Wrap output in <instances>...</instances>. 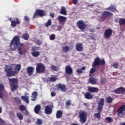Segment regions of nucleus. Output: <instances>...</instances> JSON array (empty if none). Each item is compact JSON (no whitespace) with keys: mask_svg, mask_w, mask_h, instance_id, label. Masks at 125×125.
<instances>
[{"mask_svg":"<svg viewBox=\"0 0 125 125\" xmlns=\"http://www.w3.org/2000/svg\"><path fill=\"white\" fill-rule=\"evenodd\" d=\"M15 102L18 103V104H21V100L19 98L15 97L14 99Z\"/></svg>","mask_w":125,"mask_h":125,"instance_id":"nucleus-41","label":"nucleus"},{"mask_svg":"<svg viewBox=\"0 0 125 125\" xmlns=\"http://www.w3.org/2000/svg\"><path fill=\"white\" fill-rule=\"evenodd\" d=\"M23 45L24 44L20 43V38L17 36H15L10 43V47L12 51L16 50L17 47L18 50H22Z\"/></svg>","mask_w":125,"mask_h":125,"instance_id":"nucleus-2","label":"nucleus"},{"mask_svg":"<svg viewBox=\"0 0 125 125\" xmlns=\"http://www.w3.org/2000/svg\"><path fill=\"white\" fill-rule=\"evenodd\" d=\"M10 86H12V91L14 92L16 89L18 87V82L16 78H8Z\"/></svg>","mask_w":125,"mask_h":125,"instance_id":"nucleus-4","label":"nucleus"},{"mask_svg":"<svg viewBox=\"0 0 125 125\" xmlns=\"http://www.w3.org/2000/svg\"><path fill=\"white\" fill-rule=\"evenodd\" d=\"M89 38L91 39V40H94V37H93V36L91 35V36H89Z\"/></svg>","mask_w":125,"mask_h":125,"instance_id":"nucleus-59","label":"nucleus"},{"mask_svg":"<svg viewBox=\"0 0 125 125\" xmlns=\"http://www.w3.org/2000/svg\"><path fill=\"white\" fill-rule=\"evenodd\" d=\"M0 125H4V122L1 118H0Z\"/></svg>","mask_w":125,"mask_h":125,"instance_id":"nucleus-51","label":"nucleus"},{"mask_svg":"<svg viewBox=\"0 0 125 125\" xmlns=\"http://www.w3.org/2000/svg\"><path fill=\"white\" fill-rule=\"evenodd\" d=\"M24 19L26 22H30V19L28 16H24Z\"/></svg>","mask_w":125,"mask_h":125,"instance_id":"nucleus-48","label":"nucleus"},{"mask_svg":"<svg viewBox=\"0 0 125 125\" xmlns=\"http://www.w3.org/2000/svg\"><path fill=\"white\" fill-rule=\"evenodd\" d=\"M62 115H63V112H62V110H58L56 113L57 119H60V118H62Z\"/></svg>","mask_w":125,"mask_h":125,"instance_id":"nucleus-29","label":"nucleus"},{"mask_svg":"<svg viewBox=\"0 0 125 125\" xmlns=\"http://www.w3.org/2000/svg\"><path fill=\"white\" fill-rule=\"evenodd\" d=\"M84 98L85 99L90 100L93 98V95L89 92H86L84 94Z\"/></svg>","mask_w":125,"mask_h":125,"instance_id":"nucleus-24","label":"nucleus"},{"mask_svg":"<svg viewBox=\"0 0 125 125\" xmlns=\"http://www.w3.org/2000/svg\"><path fill=\"white\" fill-rule=\"evenodd\" d=\"M35 71V67L32 66H28L26 68V72L28 76H32L34 74Z\"/></svg>","mask_w":125,"mask_h":125,"instance_id":"nucleus-17","label":"nucleus"},{"mask_svg":"<svg viewBox=\"0 0 125 125\" xmlns=\"http://www.w3.org/2000/svg\"><path fill=\"white\" fill-rule=\"evenodd\" d=\"M112 34H113V30H112V29H106L104 31V37L105 40H109L112 36Z\"/></svg>","mask_w":125,"mask_h":125,"instance_id":"nucleus-11","label":"nucleus"},{"mask_svg":"<svg viewBox=\"0 0 125 125\" xmlns=\"http://www.w3.org/2000/svg\"><path fill=\"white\" fill-rule=\"evenodd\" d=\"M51 95L52 97H54V96H55V95H56L55 93L54 92H51Z\"/></svg>","mask_w":125,"mask_h":125,"instance_id":"nucleus-58","label":"nucleus"},{"mask_svg":"<svg viewBox=\"0 0 125 125\" xmlns=\"http://www.w3.org/2000/svg\"><path fill=\"white\" fill-rule=\"evenodd\" d=\"M50 41H54V40H55V35L52 34L50 36Z\"/></svg>","mask_w":125,"mask_h":125,"instance_id":"nucleus-46","label":"nucleus"},{"mask_svg":"<svg viewBox=\"0 0 125 125\" xmlns=\"http://www.w3.org/2000/svg\"><path fill=\"white\" fill-rule=\"evenodd\" d=\"M89 83L91 84H96V80L94 77H90L89 79Z\"/></svg>","mask_w":125,"mask_h":125,"instance_id":"nucleus-30","label":"nucleus"},{"mask_svg":"<svg viewBox=\"0 0 125 125\" xmlns=\"http://www.w3.org/2000/svg\"><path fill=\"white\" fill-rule=\"evenodd\" d=\"M121 125H125V123H121Z\"/></svg>","mask_w":125,"mask_h":125,"instance_id":"nucleus-64","label":"nucleus"},{"mask_svg":"<svg viewBox=\"0 0 125 125\" xmlns=\"http://www.w3.org/2000/svg\"><path fill=\"white\" fill-rule=\"evenodd\" d=\"M20 110L21 112H23V111H26L27 110V107H26L25 105L21 104L20 105Z\"/></svg>","mask_w":125,"mask_h":125,"instance_id":"nucleus-40","label":"nucleus"},{"mask_svg":"<svg viewBox=\"0 0 125 125\" xmlns=\"http://www.w3.org/2000/svg\"><path fill=\"white\" fill-rule=\"evenodd\" d=\"M115 93H117V94H123V93H125V88L123 87H120L114 90Z\"/></svg>","mask_w":125,"mask_h":125,"instance_id":"nucleus-16","label":"nucleus"},{"mask_svg":"<svg viewBox=\"0 0 125 125\" xmlns=\"http://www.w3.org/2000/svg\"><path fill=\"white\" fill-rule=\"evenodd\" d=\"M39 16L40 17H43V16H46V12L42 9H37L35 11L33 18L35 19Z\"/></svg>","mask_w":125,"mask_h":125,"instance_id":"nucleus-6","label":"nucleus"},{"mask_svg":"<svg viewBox=\"0 0 125 125\" xmlns=\"http://www.w3.org/2000/svg\"><path fill=\"white\" fill-rule=\"evenodd\" d=\"M119 25L122 26V25H125V19L124 18H120L119 19Z\"/></svg>","mask_w":125,"mask_h":125,"instance_id":"nucleus-35","label":"nucleus"},{"mask_svg":"<svg viewBox=\"0 0 125 125\" xmlns=\"http://www.w3.org/2000/svg\"><path fill=\"white\" fill-rule=\"evenodd\" d=\"M105 10H108V11H111V12H115L116 11L118 12V10H117L116 7L113 5L110 6L107 8H106Z\"/></svg>","mask_w":125,"mask_h":125,"instance_id":"nucleus-23","label":"nucleus"},{"mask_svg":"<svg viewBox=\"0 0 125 125\" xmlns=\"http://www.w3.org/2000/svg\"><path fill=\"white\" fill-rule=\"evenodd\" d=\"M115 21L117 23H118V22H119V21H118V20L116 19L115 20Z\"/></svg>","mask_w":125,"mask_h":125,"instance_id":"nucleus-63","label":"nucleus"},{"mask_svg":"<svg viewBox=\"0 0 125 125\" xmlns=\"http://www.w3.org/2000/svg\"><path fill=\"white\" fill-rule=\"evenodd\" d=\"M79 118L81 124H83L87 121V113L83 110H81L79 113Z\"/></svg>","mask_w":125,"mask_h":125,"instance_id":"nucleus-3","label":"nucleus"},{"mask_svg":"<svg viewBox=\"0 0 125 125\" xmlns=\"http://www.w3.org/2000/svg\"><path fill=\"white\" fill-rule=\"evenodd\" d=\"M38 50H40L39 47L36 46L32 47L31 53L33 57H39V55H41V53L38 51Z\"/></svg>","mask_w":125,"mask_h":125,"instance_id":"nucleus-7","label":"nucleus"},{"mask_svg":"<svg viewBox=\"0 0 125 125\" xmlns=\"http://www.w3.org/2000/svg\"><path fill=\"white\" fill-rule=\"evenodd\" d=\"M105 123H108V124H110L111 122H113V120L112 119V117H106L104 119Z\"/></svg>","mask_w":125,"mask_h":125,"instance_id":"nucleus-39","label":"nucleus"},{"mask_svg":"<svg viewBox=\"0 0 125 125\" xmlns=\"http://www.w3.org/2000/svg\"><path fill=\"white\" fill-rule=\"evenodd\" d=\"M44 112L46 115H50L52 113V108L49 107V106L46 105L45 107Z\"/></svg>","mask_w":125,"mask_h":125,"instance_id":"nucleus-20","label":"nucleus"},{"mask_svg":"<svg viewBox=\"0 0 125 125\" xmlns=\"http://www.w3.org/2000/svg\"><path fill=\"white\" fill-rule=\"evenodd\" d=\"M21 99H22V100L24 101V102H25V103H26V104H29V103L30 102V101H29V98H28V97H26L24 96H21Z\"/></svg>","mask_w":125,"mask_h":125,"instance_id":"nucleus-32","label":"nucleus"},{"mask_svg":"<svg viewBox=\"0 0 125 125\" xmlns=\"http://www.w3.org/2000/svg\"><path fill=\"white\" fill-rule=\"evenodd\" d=\"M95 71H96V68H95V67H93V68H92L90 70V74L92 75V74H93Z\"/></svg>","mask_w":125,"mask_h":125,"instance_id":"nucleus-42","label":"nucleus"},{"mask_svg":"<svg viewBox=\"0 0 125 125\" xmlns=\"http://www.w3.org/2000/svg\"><path fill=\"white\" fill-rule=\"evenodd\" d=\"M99 89L95 87H88V91L91 93L98 92Z\"/></svg>","mask_w":125,"mask_h":125,"instance_id":"nucleus-19","label":"nucleus"},{"mask_svg":"<svg viewBox=\"0 0 125 125\" xmlns=\"http://www.w3.org/2000/svg\"><path fill=\"white\" fill-rule=\"evenodd\" d=\"M77 73L78 74H82V73H83V70H82V69L79 68L78 69H77Z\"/></svg>","mask_w":125,"mask_h":125,"instance_id":"nucleus-50","label":"nucleus"},{"mask_svg":"<svg viewBox=\"0 0 125 125\" xmlns=\"http://www.w3.org/2000/svg\"><path fill=\"white\" fill-rule=\"evenodd\" d=\"M56 87L58 90H61L62 92H66V85L62 84L61 83H59L56 85Z\"/></svg>","mask_w":125,"mask_h":125,"instance_id":"nucleus-13","label":"nucleus"},{"mask_svg":"<svg viewBox=\"0 0 125 125\" xmlns=\"http://www.w3.org/2000/svg\"><path fill=\"white\" fill-rule=\"evenodd\" d=\"M43 123V121H42V119H38L36 122V124L37 125H42Z\"/></svg>","mask_w":125,"mask_h":125,"instance_id":"nucleus-36","label":"nucleus"},{"mask_svg":"<svg viewBox=\"0 0 125 125\" xmlns=\"http://www.w3.org/2000/svg\"><path fill=\"white\" fill-rule=\"evenodd\" d=\"M98 113H95L94 114V117H95V118H97L98 120H99V119H100V118L101 117V114H100V113L102 112V110L98 109Z\"/></svg>","mask_w":125,"mask_h":125,"instance_id":"nucleus-28","label":"nucleus"},{"mask_svg":"<svg viewBox=\"0 0 125 125\" xmlns=\"http://www.w3.org/2000/svg\"><path fill=\"white\" fill-rule=\"evenodd\" d=\"M72 2L73 4H75V5L78 4V0H72Z\"/></svg>","mask_w":125,"mask_h":125,"instance_id":"nucleus-52","label":"nucleus"},{"mask_svg":"<svg viewBox=\"0 0 125 125\" xmlns=\"http://www.w3.org/2000/svg\"><path fill=\"white\" fill-rule=\"evenodd\" d=\"M21 70V64H17L14 68V71H13V67L11 65H5L4 67V71L6 73V76L8 78H10L15 76L16 74H18Z\"/></svg>","mask_w":125,"mask_h":125,"instance_id":"nucleus-1","label":"nucleus"},{"mask_svg":"<svg viewBox=\"0 0 125 125\" xmlns=\"http://www.w3.org/2000/svg\"><path fill=\"white\" fill-rule=\"evenodd\" d=\"M62 27H63V26H62H62H59L58 28V30H59L60 31H61V29H62Z\"/></svg>","mask_w":125,"mask_h":125,"instance_id":"nucleus-62","label":"nucleus"},{"mask_svg":"<svg viewBox=\"0 0 125 125\" xmlns=\"http://www.w3.org/2000/svg\"><path fill=\"white\" fill-rule=\"evenodd\" d=\"M71 105H72V100H68L65 102V108H68Z\"/></svg>","mask_w":125,"mask_h":125,"instance_id":"nucleus-33","label":"nucleus"},{"mask_svg":"<svg viewBox=\"0 0 125 125\" xmlns=\"http://www.w3.org/2000/svg\"><path fill=\"white\" fill-rule=\"evenodd\" d=\"M9 20L11 22V25L13 28H14V27H16L17 25H19L20 23H21V21L19 20V19L17 18L15 20L11 21V19H9Z\"/></svg>","mask_w":125,"mask_h":125,"instance_id":"nucleus-15","label":"nucleus"},{"mask_svg":"<svg viewBox=\"0 0 125 125\" xmlns=\"http://www.w3.org/2000/svg\"><path fill=\"white\" fill-rule=\"evenodd\" d=\"M42 109V106L40 104H37L34 108V112L36 114H39Z\"/></svg>","mask_w":125,"mask_h":125,"instance_id":"nucleus-25","label":"nucleus"},{"mask_svg":"<svg viewBox=\"0 0 125 125\" xmlns=\"http://www.w3.org/2000/svg\"><path fill=\"white\" fill-rule=\"evenodd\" d=\"M125 112V104L123 105L120 106L117 110L118 115H121L123 114V112Z\"/></svg>","mask_w":125,"mask_h":125,"instance_id":"nucleus-22","label":"nucleus"},{"mask_svg":"<svg viewBox=\"0 0 125 125\" xmlns=\"http://www.w3.org/2000/svg\"><path fill=\"white\" fill-rule=\"evenodd\" d=\"M19 53L20 55H23V51L22 50H19Z\"/></svg>","mask_w":125,"mask_h":125,"instance_id":"nucleus-55","label":"nucleus"},{"mask_svg":"<svg viewBox=\"0 0 125 125\" xmlns=\"http://www.w3.org/2000/svg\"><path fill=\"white\" fill-rule=\"evenodd\" d=\"M65 73L67 75H72L73 74V69L70 66L68 65L65 67Z\"/></svg>","mask_w":125,"mask_h":125,"instance_id":"nucleus-21","label":"nucleus"},{"mask_svg":"<svg viewBox=\"0 0 125 125\" xmlns=\"http://www.w3.org/2000/svg\"><path fill=\"white\" fill-rule=\"evenodd\" d=\"M17 118H18V119H19V120H20L21 121H22V120H23V115H22V114L21 113V112L17 113Z\"/></svg>","mask_w":125,"mask_h":125,"instance_id":"nucleus-38","label":"nucleus"},{"mask_svg":"<svg viewBox=\"0 0 125 125\" xmlns=\"http://www.w3.org/2000/svg\"><path fill=\"white\" fill-rule=\"evenodd\" d=\"M105 100L104 98L100 99L98 103V109L103 110V106H104V103Z\"/></svg>","mask_w":125,"mask_h":125,"instance_id":"nucleus-14","label":"nucleus"},{"mask_svg":"<svg viewBox=\"0 0 125 125\" xmlns=\"http://www.w3.org/2000/svg\"><path fill=\"white\" fill-rule=\"evenodd\" d=\"M57 19L59 20V24L62 25V27H63L65 24L66 20H67V18L60 15L57 17Z\"/></svg>","mask_w":125,"mask_h":125,"instance_id":"nucleus-12","label":"nucleus"},{"mask_svg":"<svg viewBox=\"0 0 125 125\" xmlns=\"http://www.w3.org/2000/svg\"><path fill=\"white\" fill-rule=\"evenodd\" d=\"M113 14L112 13H111L108 11H104L102 13V16H101V19L103 21H105V19L109 18L113 16Z\"/></svg>","mask_w":125,"mask_h":125,"instance_id":"nucleus-10","label":"nucleus"},{"mask_svg":"<svg viewBox=\"0 0 125 125\" xmlns=\"http://www.w3.org/2000/svg\"><path fill=\"white\" fill-rule=\"evenodd\" d=\"M60 13V14H62L63 15H67V11H66V9H65V7H62Z\"/></svg>","mask_w":125,"mask_h":125,"instance_id":"nucleus-31","label":"nucleus"},{"mask_svg":"<svg viewBox=\"0 0 125 125\" xmlns=\"http://www.w3.org/2000/svg\"><path fill=\"white\" fill-rule=\"evenodd\" d=\"M84 106H85V107H88V104L86 103H84L83 104Z\"/></svg>","mask_w":125,"mask_h":125,"instance_id":"nucleus-60","label":"nucleus"},{"mask_svg":"<svg viewBox=\"0 0 125 125\" xmlns=\"http://www.w3.org/2000/svg\"><path fill=\"white\" fill-rule=\"evenodd\" d=\"M3 89H4V85L2 83H0V92L3 91Z\"/></svg>","mask_w":125,"mask_h":125,"instance_id":"nucleus-43","label":"nucleus"},{"mask_svg":"<svg viewBox=\"0 0 125 125\" xmlns=\"http://www.w3.org/2000/svg\"><path fill=\"white\" fill-rule=\"evenodd\" d=\"M113 67H114L115 69H118L119 68V63H116L113 64Z\"/></svg>","mask_w":125,"mask_h":125,"instance_id":"nucleus-49","label":"nucleus"},{"mask_svg":"<svg viewBox=\"0 0 125 125\" xmlns=\"http://www.w3.org/2000/svg\"><path fill=\"white\" fill-rule=\"evenodd\" d=\"M89 31L91 33H93L95 32V29H94V28H92V29H89Z\"/></svg>","mask_w":125,"mask_h":125,"instance_id":"nucleus-56","label":"nucleus"},{"mask_svg":"<svg viewBox=\"0 0 125 125\" xmlns=\"http://www.w3.org/2000/svg\"><path fill=\"white\" fill-rule=\"evenodd\" d=\"M0 98L2 99L3 98V95H2V92H0Z\"/></svg>","mask_w":125,"mask_h":125,"instance_id":"nucleus-54","label":"nucleus"},{"mask_svg":"<svg viewBox=\"0 0 125 125\" xmlns=\"http://www.w3.org/2000/svg\"><path fill=\"white\" fill-rule=\"evenodd\" d=\"M32 99H31V101H36L37 97H38V92L35 91L32 93Z\"/></svg>","mask_w":125,"mask_h":125,"instance_id":"nucleus-26","label":"nucleus"},{"mask_svg":"<svg viewBox=\"0 0 125 125\" xmlns=\"http://www.w3.org/2000/svg\"><path fill=\"white\" fill-rule=\"evenodd\" d=\"M45 72V66L42 63H38L36 66V73L41 74Z\"/></svg>","mask_w":125,"mask_h":125,"instance_id":"nucleus-9","label":"nucleus"},{"mask_svg":"<svg viewBox=\"0 0 125 125\" xmlns=\"http://www.w3.org/2000/svg\"><path fill=\"white\" fill-rule=\"evenodd\" d=\"M36 43L37 44H39L40 45V44H42V42L40 40H37L36 42Z\"/></svg>","mask_w":125,"mask_h":125,"instance_id":"nucleus-53","label":"nucleus"},{"mask_svg":"<svg viewBox=\"0 0 125 125\" xmlns=\"http://www.w3.org/2000/svg\"><path fill=\"white\" fill-rule=\"evenodd\" d=\"M102 65H105V60L104 59L101 60L100 58L97 57L93 62L92 66V67H97Z\"/></svg>","mask_w":125,"mask_h":125,"instance_id":"nucleus-5","label":"nucleus"},{"mask_svg":"<svg viewBox=\"0 0 125 125\" xmlns=\"http://www.w3.org/2000/svg\"><path fill=\"white\" fill-rule=\"evenodd\" d=\"M56 78L54 77H51L50 78V82H56L57 81Z\"/></svg>","mask_w":125,"mask_h":125,"instance_id":"nucleus-45","label":"nucleus"},{"mask_svg":"<svg viewBox=\"0 0 125 125\" xmlns=\"http://www.w3.org/2000/svg\"><path fill=\"white\" fill-rule=\"evenodd\" d=\"M22 38H23V40H25V41H28L29 38V34L24 33L22 35Z\"/></svg>","mask_w":125,"mask_h":125,"instance_id":"nucleus-34","label":"nucleus"},{"mask_svg":"<svg viewBox=\"0 0 125 125\" xmlns=\"http://www.w3.org/2000/svg\"><path fill=\"white\" fill-rule=\"evenodd\" d=\"M81 69L82 70H83V71H84L85 70V67L83 66Z\"/></svg>","mask_w":125,"mask_h":125,"instance_id":"nucleus-61","label":"nucleus"},{"mask_svg":"<svg viewBox=\"0 0 125 125\" xmlns=\"http://www.w3.org/2000/svg\"><path fill=\"white\" fill-rule=\"evenodd\" d=\"M76 49L77 51L82 52L83 50V47L82 43H78L76 45Z\"/></svg>","mask_w":125,"mask_h":125,"instance_id":"nucleus-18","label":"nucleus"},{"mask_svg":"<svg viewBox=\"0 0 125 125\" xmlns=\"http://www.w3.org/2000/svg\"><path fill=\"white\" fill-rule=\"evenodd\" d=\"M50 25H51V20H48V21L45 24V26L46 27H49Z\"/></svg>","mask_w":125,"mask_h":125,"instance_id":"nucleus-44","label":"nucleus"},{"mask_svg":"<svg viewBox=\"0 0 125 125\" xmlns=\"http://www.w3.org/2000/svg\"><path fill=\"white\" fill-rule=\"evenodd\" d=\"M50 16H51L52 18H54V13H51L50 14Z\"/></svg>","mask_w":125,"mask_h":125,"instance_id":"nucleus-57","label":"nucleus"},{"mask_svg":"<svg viewBox=\"0 0 125 125\" xmlns=\"http://www.w3.org/2000/svg\"><path fill=\"white\" fill-rule=\"evenodd\" d=\"M51 69L52 71H57V68H56V66H55V65H51Z\"/></svg>","mask_w":125,"mask_h":125,"instance_id":"nucleus-47","label":"nucleus"},{"mask_svg":"<svg viewBox=\"0 0 125 125\" xmlns=\"http://www.w3.org/2000/svg\"><path fill=\"white\" fill-rule=\"evenodd\" d=\"M77 26L78 29L81 30V32H83L86 29V24L83 20L78 21L77 22Z\"/></svg>","mask_w":125,"mask_h":125,"instance_id":"nucleus-8","label":"nucleus"},{"mask_svg":"<svg viewBox=\"0 0 125 125\" xmlns=\"http://www.w3.org/2000/svg\"><path fill=\"white\" fill-rule=\"evenodd\" d=\"M70 50V47L68 46H62V53H67L68 51Z\"/></svg>","mask_w":125,"mask_h":125,"instance_id":"nucleus-27","label":"nucleus"},{"mask_svg":"<svg viewBox=\"0 0 125 125\" xmlns=\"http://www.w3.org/2000/svg\"><path fill=\"white\" fill-rule=\"evenodd\" d=\"M106 103H109V104H111L112 102H113V98L111 97H107L105 99Z\"/></svg>","mask_w":125,"mask_h":125,"instance_id":"nucleus-37","label":"nucleus"}]
</instances>
